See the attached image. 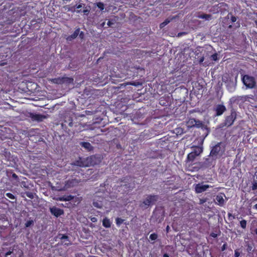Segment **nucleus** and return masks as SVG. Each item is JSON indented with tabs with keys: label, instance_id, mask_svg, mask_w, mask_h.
Instances as JSON below:
<instances>
[{
	"label": "nucleus",
	"instance_id": "38",
	"mask_svg": "<svg viewBox=\"0 0 257 257\" xmlns=\"http://www.w3.org/2000/svg\"><path fill=\"white\" fill-rule=\"evenodd\" d=\"M236 20V18L235 16H232L231 17V20L232 22H235Z\"/></svg>",
	"mask_w": 257,
	"mask_h": 257
},
{
	"label": "nucleus",
	"instance_id": "51",
	"mask_svg": "<svg viewBox=\"0 0 257 257\" xmlns=\"http://www.w3.org/2000/svg\"><path fill=\"white\" fill-rule=\"evenodd\" d=\"M76 9H80V8H81L82 5H79L78 6H76Z\"/></svg>",
	"mask_w": 257,
	"mask_h": 257
},
{
	"label": "nucleus",
	"instance_id": "22",
	"mask_svg": "<svg viewBox=\"0 0 257 257\" xmlns=\"http://www.w3.org/2000/svg\"><path fill=\"white\" fill-rule=\"evenodd\" d=\"M204 126V125L203 124L202 121L196 119V123L195 125V127H196L197 128H200V127H203Z\"/></svg>",
	"mask_w": 257,
	"mask_h": 257
},
{
	"label": "nucleus",
	"instance_id": "3",
	"mask_svg": "<svg viewBox=\"0 0 257 257\" xmlns=\"http://www.w3.org/2000/svg\"><path fill=\"white\" fill-rule=\"evenodd\" d=\"M193 148V151L188 155L187 159L189 161H194L203 151L202 148L200 147H195Z\"/></svg>",
	"mask_w": 257,
	"mask_h": 257
},
{
	"label": "nucleus",
	"instance_id": "8",
	"mask_svg": "<svg viewBox=\"0 0 257 257\" xmlns=\"http://www.w3.org/2000/svg\"><path fill=\"white\" fill-rule=\"evenodd\" d=\"M87 158L90 166L97 165L100 162V158L95 156H91Z\"/></svg>",
	"mask_w": 257,
	"mask_h": 257
},
{
	"label": "nucleus",
	"instance_id": "47",
	"mask_svg": "<svg viewBox=\"0 0 257 257\" xmlns=\"http://www.w3.org/2000/svg\"><path fill=\"white\" fill-rule=\"evenodd\" d=\"M211 236L212 237H214V238H215V237H217V234H216V233H212L211 234Z\"/></svg>",
	"mask_w": 257,
	"mask_h": 257
},
{
	"label": "nucleus",
	"instance_id": "4",
	"mask_svg": "<svg viewBox=\"0 0 257 257\" xmlns=\"http://www.w3.org/2000/svg\"><path fill=\"white\" fill-rule=\"evenodd\" d=\"M71 165L80 167H87L90 166L87 161V158H80L79 160H76L72 163Z\"/></svg>",
	"mask_w": 257,
	"mask_h": 257
},
{
	"label": "nucleus",
	"instance_id": "52",
	"mask_svg": "<svg viewBox=\"0 0 257 257\" xmlns=\"http://www.w3.org/2000/svg\"><path fill=\"white\" fill-rule=\"evenodd\" d=\"M204 57H202V58L200 59V60H199V62H200V63H202V62H203V61H204Z\"/></svg>",
	"mask_w": 257,
	"mask_h": 257
},
{
	"label": "nucleus",
	"instance_id": "29",
	"mask_svg": "<svg viewBox=\"0 0 257 257\" xmlns=\"http://www.w3.org/2000/svg\"><path fill=\"white\" fill-rule=\"evenodd\" d=\"M26 196L30 199H33L34 198V194L32 192H26Z\"/></svg>",
	"mask_w": 257,
	"mask_h": 257
},
{
	"label": "nucleus",
	"instance_id": "20",
	"mask_svg": "<svg viewBox=\"0 0 257 257\" xmlns=\"http://www.w3.org/2000/svg\"><path fill=\"white\" fill-rule=\"evenodd\" d=\"M60 238L61 239L64 240L63 242L65 243V244L68 245L69 244H70V241L68 239L69 237L68 236L66 235H63Z\"/></svg>",
	"mask_w": 257,
	"mask_h": 257
},
{
	"label": "nucleus",
	"instance_id": "45",
	"mask_svg": "<svg viewBox=\"0 0 257 257\" xmlns=\"http://www.w3.org/2000/svg\"><path fill=\"white\" fill-rule=\"evenodd\" d=\"M226 244H224L221 247V250L222 251H223L225 249H226Z\"/></svg>",
	"mask_w": 257,
	"mask_h": 257
},
{
	"label": "nucleus",
	"instance_id": "48",
	"mask_svg": "<svg viewBox=\"0 0 257 257\" xmlns=\"http://www.w3.org/2000/svg\"><path fill=\"white\" fill-rule=\"evenodd\" d=\"M165 26V25H164V24L163 23H162L161 24H160V28H164V27Z\"/></svg>",
	"mask_w": 257,
	"mask_h": 257
},
{
	"label": "nucleus",
	"instance_id": "30",
	"mask_svg": "<svg viewBox=\"0 0 257 257\" xmlns=\"http://www.w3.org/2000/svg\"><path fill=\"white\" fill-rule=\"evenodd\" d=\"M33 223V220H29L25 223L26 227H28L30 226Z\"/></svg>",
	"mask_w": 257,
	"mask_h": 257
},
{
	"label": "nucleus",
	"instance_id": "27",
	"mask_svg": "<svg viewBox=\"0 0 257 257\" xmlns=\"http://www.w3.org/2000/svg\"><path fill=\"white\" fill-rule=\"evenodd\" d=\"M123 219L120 218H116V223L117 225H120L123 222Z\"/></svg>",
	"mask_w": 257,
	"mask_h": 257
},
{
	"label": "nucleus",
	"instance_id": "2",
	"mask_svg": "<svg viewBox=\"0 0 257 257\" xmlns=\"http://www.w3.org/2000/svg\"><path fill=\"white\" fill-rule=\"evenodd\" d=\"M236 117V112L234 110H231V113L229 115L226 117L225 121L223 123L220 124L219 127L222 128L224 126H230L234 122Z\"/></svg>",
	"mask_w": 257,
	"mask_h": 257
},
{
	"label": "nucleus",
	"instance_id": "11",
	"mask_svg": "<svg viewBox=\"0 0 257 257\" xmlns=\"http://www.w3.org/2000/svg\"><path fill=\"white\" fill-rule=\"evenodd\" d=\"M224 197H225V196L224 194H219L216 197V200L217 203L220 206H223L224 204Z\"/></svg>",
	"mask_w": 257,
	"mask_h": 257
},
{
	"label": "nucleus",
	"instance_id": "24",
	"mask_svg": "<svg viewBox=\"0 0 257 257\" xmlns=\"http://www.w3.org/2000/svg\"><path fill=\"white\" fill-rule=\"evenodd\" d=\"M64 9L65 11H67L68 12L71 11L72 12H75V7H70L68 6L64 7Z\"/></svg>",
	"mask_w": 257,
	"mask_h": 257
},
{
	"label": "nucleus",
	"instance_id": "42",
	"mask_svg": "<svg viewBox=\"0 0 257 257\" xmlns=\"http://www.w3.org/2000/svg\"><path fill=\"white\" fill-rule=\"evenodd\" d=\"M7 64V62H6V61L1 62H0V66H5V65H6Z\"/></svg>",
	"mask_w": 257,
	"mask_h": 257
},
{
	"label": "nucleus",
	"instance_id": "40",
	"mask_svg": "<svg viewBox=\"0 0 257 257\" xmlns=\"http://www.w3.org/2000/svg\"><path fill=\"white\" fill-rule=\"evenodd\" d=\"M240 255V253L237 250H235L234 256L235 257H238Z\"/></svg>",
	"mask_w": 257,
	"mask_h": 257
},
{
	"label": "nucleus",
	"instance_id": "54",
	"mask_svg": "<svg viewBox=\"0 0 257 257\" xmlns=\"http://www.w3.org/2000/svg\"><path fill=\"white\" fill-rule=\"evenodd\" d=\"M163 257H169V256L168 255V254L167 253H165L164 255H163Z\"/></svg>",
	"mask_w": 257,
	"mask_h": 257
},
{
	"label": "nucleus",
	"instance_id": "15",
	"mask_svg": "<svg viewBox=\"0 0 257 257\" xmlns=\"http://www.w3.org/2000/svg\"><path fill=\"white\" fill-rule=\"evenodd\" d=\"M196 123V119H195L194 118H190L187 122V125L188 127H192L195 126Z\"/></svg>",
	"mask_w": 257,
	"mask_h": 257
},
{
	"label": "nucleus",
	"instance_id": "41",
	"mask_svg": "<svg viewBox=\"0 0 257 257\" xmlns=\"http://www.w3.org/2000/svg\"><path fill=\"white\" fill-rule=\"evenodd\" d=\"M12 253H13V250L12 251L10 250L6 253L5 255L6 257H9V255H11Z\"/></svg>",
	"mask_w": 257,
	"mask_h": 257
},
{
	"label": "nucleus",
	"instance_id": "46",
	"mask_svg": "<svg viewBox=\"0 0 257 257\" xmlns=\"http://www.w3.org/2000/svg\"><path fill=\"white\" fill-rule=\"evenodd\" d=\"M83 13L85 14V15H87L89 13V11L88 10H84L83 11Z\"/></svg>",
	"mask_w": 257,
	"mask_h": 257
},
{
	"label": "nucleus",
	"instance_id": "44",
	"mask_svg": "<svg viewBox=\"0 0 257 257\" xmlns=\"http://www.w3.org/2000/svg\"><path fill=\"white\" fill-rule=\"evenodd\" d=\"M91 221L93 222H95L97 221V218L96 217H92L91 218Z\"/></svg>",
	"mask_w": 257,
	"mask_h": 257
},
{
	"label": "nucleus",
	"instance_id": "14",
	"mask_svg": "<svg viewBox=\"0 0 257 257\" xmlns=\"http://www.w3.org/2000/svg\"><path fill=\"white\" fill-rule=\"evenodd\" d=\"M80 145L82 147L86 149L88 151H91L93 149V147L88 142H81Z\"/></svg>",
	"mask_w": 257,
	"mask_h": 257
},
{
	"label": "nucleus",
	"instance_id": "31",
	"mask_svg": "<svg viewBox=\"0 0 257 257\" xmlns=\"http://www.w3.org/2000/svg\"><path fill=\"white\" fill-rule=\"evenodd\" d=\"M6 196L7 197H8V198H10V199H14L15 198L14 196L12 194H11V193H6Z\"/></svg>",
	"mask_w": 257,
	"mask_h": 257
},
{
	"label": "nucleus",
	"instance_id": "57",
	"mask_svg": "<svg viewBox=\"0 0 257 257\" xmlns=\"http://www.w3.org/2000/svg\"><path fill=\"white\" fill-rule=\"evenodd\" d=\"M180 130H181L180 128H177V131H178L177 132V133H179V131H180Z\"/></svg>",
	"mask_w": 257,
	"mask_h": 257
},
{
	"label": "nucleus",
	"instance_id": "62",
	"mask_svg": "<svg viewBox=\"0 0 257 257\" xmlns=\"http://www.w3.org/2000/svg\"><path fill=\"white\" fill-rule=\"evenodd\" d=\"M256 181H257V175H256Z\"/></svg>",
	"mask_w": 257,
	"mask_h": 257
},
{
	"label": "nucleus",
	"instance_id": "39",
	"mask_svg": "<svg viewBox=\"0 0 257 257\" xmlns=\"http://www.w3.org/2000/svg\"><path fill=\"white\" fill-rule=\"evenodd\" d=\"M107 25L109 27H111L112 25L114 24V22H112L111 21H108V22H107Z\"/></svg>",
	"mask_w": 257,
	"mask_h": 257
},
{
	"label": "nucleus",
	"instance_id": "28",
	"mask_svg": "<svg viewBox=\"0 0 257 257\" xmlns=\"http://www.w3.org/2000/svg\"><path fill=\"white\" fill-rule=\"evenodd\" d=\"M240 226L243 228H245L246 227V222L245 220H242L240 222Z\"/></svg>",
	"mask_w": 257,
	"mask_h": 257
},
{
	"label": "nucleus",
	"instance_id": "17",
	"mask_svg": "<svg viewBox=\"0 0 257 257\" xmlns=\"http://www.w3.org/2000/svg\"><path fill=\"white\" fill-rule=\"evenodd\" d=\"M102 224L103 226H104L105 227L108 228L110 227L111 226V222L109 219L105 217L103 219L102 221Z\"/></svg>",
	"mask_w": 257,
	"mask_h": 257
},
{
	"label": "nucleus",
	"instance_id": "53",
	"mask_svg": "<svg viewBox=\"0 0 257 257\" xmlns=\"http://www.w3.org/2000/svg\"><path fill=\"white\" fill-rule=\"evenodd\" d=\"M169 229H170V227H169V225H168V226L166 227V231H167V232H169Z\"/></svg>",
	"mask_w": 257,
	"mask_h": 257
},
{
	"label": "nucleus",
	"instance_id": "59",
	"mask_svg": "<svg viewBox=\"0 0 257 257\" xmlns=\"http://www.w3.org/2000/svg\"><path fill=\"white\" fill-rule=\"evenodd\" d=\"M255 23L256 25L257 26V21H255Z\"/></svg>",
	"mask_w": 257,
	"mask_h": 257
},
{
	"label": "nucleus",
	"instance_id": "58",
	"mask_svg": "<svg viewBox=\"0 0 257 257\" xmlns=\"http://www.w3.org/2000/svg\"><path fill=\"white\" fill-rule=\"evenodd\" d=\"M104 24H105V23H103L102 24V26L103 27V26H104Z\"/></svg>",
	"mask_w": 257,
	"mask_h": 257
},
{
	"label": "nucleus",
	"instance_id": "34",
	"mask_svg": "<svg viewBox=\"0 0 257 257\" xmlns=\"http://www.w3.org/2000/svg\"><path fill=\"white\" fill-rule=\"evenodd\" d=\"M209 159H206L205 161L204 162V164L205 167H208L210 166V165L208 163V162H209Z\"/></svg>",
	"mask_w": 257,
	"mask_h": 257
},
{
	"label": "nucleus",
	"instance_id": "36",
	"mask_svg": "<svg viewBox=\"0 0 257 257\" xmlns=\"http://www.w3.org/2000/svg\"><path fill=\"white\" fill-rule=\"evenodd\" d=\"M252 247L251 245H249V244H248L247 245V250L248 251H252Z\"/></svg>",
	"mask_w": 257,
	"mask_h": 257
},
{
	"label": "nucleus",
	"instance_id": "19",
	"mask_svg": "<svg viewBox=\"0 0 257 257\" xmlns=\"http://www.w3.org/2000/svg\"><path fill=\"white\" fill-rule=\"evenodd\" d=\"M198 17L200 19H203L206 20H209L211 19L212 16L209 14H203L198 16Z\"/></svg>",
	"mask_w": 257,
	"mask_h": 257
},
{
	"label": "nucleus",
	"instance_id": "9",
	"mask_svg": "<svg viewBox=\"0 0 257 257\" xmlns=\"http://www.w3.org/2000/svg\"><path fill=\"white\" fill-rule=\"evenodd\" d=\"M226 107L224 105L222 104L217 105L214 108V110L216 112V115H221L226 110Z\"/></svg>",
	"mask_w": 257,
	"mask_h": 257
},
{
	"label": "nucleus",
	"instance_id": "25",
	"mask_svg": "<svg viewBox=\"0 0 257 257\" xmlns=\"http://www.w3.org/2000/svg\"><path fill=\"white\" fill-rule=\"evenodd\" d=\"M93 205L94 207H97L98 208H100L102 206V204L100 202H93Z\"/></svg>",
	"mask_w": 257,
	"mask_h": 257
},
{
	"label": "nucleus",
	"instance_id": "13",
	"mask_svg": "<svg viewBox=\"0 0 257 257\" xmlns=\"http://www.w3.org/2000/svg\"><path fill=\"white\" fill-rule=\"evenodd\" d=\"M49 81L52 82L53 83L62 84L64 82V78L59 77L53 79H49Z\"/></svg>",
	"mask_w": 257,
	"mask_h": 257
},
{
	"label": "nucleus",
	"instance_id": "43",
	"mask_svg": "<svg viewBox=\"0 0 257 257\" xmlns=\"http://www.w3.org/2000/svg\"><path fill=\"white\" fill-rule=\"evenodd\" d=\"M79 37L81 39H83L84 37V33L83 32H81L79 34Z\"/></svg>",
	"mask_w": 257,
	"mask_h": 257
},
{
	"label": "nucleus",
	"instance_id": "32",
	"mask_svg": "<svg viewBox=\"0 0 257 257\" xmlns=\"http://www.w3.org/2000/svg\"><path fill=\"white\" fill-rule=\"evenodd\" d=\"M251 188H252V190H255L257 189V182H253Z\"/></svg>",
	"mask_w": 257,
	"mask_h": 257
},
{
	"label": "nucleus",
	"instance_id": "49",
	"mask_svg": "<svg viewBox=\"0 0 257 257\" xmlns=\"http://www.w3.org/2000/svg\"><path fill=\"white\" fill-rule=\"evenodd\" d=\"M12 177H13V178H15V179H17L18 178V176L16 174H15V173H14L12 175Z\"/></svg>",
	"mask_w": 257,
	"mask_h": 257
},
{
	"label": "nucleus",
	"instance_id": "10",
	"mask_svg": "<svg viewBox=\"0 0 257 257\" xmlns=\"http://www.w3.org/2000/svg\"><path fill=\"white\" fill-rule=\"evenodd\" d=\"M221 143H218L215 145L212 149L210 152V155L212 156H216L221 151Z\"/></svg>",
	"mask_w": 257,
	"mask_h": 257
},
{
	"label": "nucleus",
	"instance_id": "26",
	"mask_svg": "<svg viewBox=\"0 0 257 257\" xmlns=\"http://www.w3.org/2000/svg\"><path fill=\"white\" fill-rule=\"evenodd\" d=\"M157 237H158V235L155 233H152L150 235V238L152 240H156L157 238Z\"/></svg>",
	"mask_w": 257,
	"mask_h": 257
},
{
	"label": "nucleus",
	"instance_id": "12",
	"mask_svg": "<svg viewBox=\"0 0 257 257\" xmlns=\"http://www.w3.org/2000/svg\"><path fill=\"white\" fill-rule=\"evenodd\" d=\"M50 210L52 214H53L56 216H60L63 213V211L62 210L55 207L51 208L50 209Z\"/></svg>",
	"mask_w": 257,
	"mask_h": 257
},
{
	"label": "nucleus",
	"instance_id": "33",
	"mask_svg": "<svg viewBox=\"0 0 257 257\" xmlns=\"http://www.w3.org/2000/svg\"><path fill=\"white\" fill-rule=\"evenodd\" d=\"M211 57L213 60L216 61L217 60V54L216 53L214 54L211 55Z\"/></svg>",
	"mask_w": 257,
	"mask_h": 257
},
{
	"label": "nucleus",
	"instance_id": "60",
	"mask_svg": "<svg viewBox=\"0 0 257 257\" xmlns=\"http://www.w3.org/2000/svg\"><path fill=\"white\" fill-rule=\"evenodd\" d=\"M77 13H79L80 12V11L78 10L76 11Z\"/></svg>",
	"mask_w": 257,
	"mask_h": 257
},
{
	"label": "nucleus",
	"instance_id": "35",
	"mask_svg": "<svg viewBox=\"0 0 257 257\" xmlns=\"http://www.w3.org/2000/svg\"><path fill=\"white\" fill-rule=\"evenodd\" d=\"M206 199H200L199 200V204H203L205 202H206Z\"/></svg>",
	"mask_w": 257,
	"mask_h": 257
},
{
	"label": "nucleus",
	"instance_id": "16",
	"mask_svg": "<svg viewBox=\"0 0 257 257\" xmlns=\"http://www.w3.org/2000/svg\"><path fill=\"white\" fill-rule=\"evenodd\" d=\"M178 18V16H171L168 17L167 19L165 20L164 22L163 23L164 24L165 26H166L167 24H168L170 22H172L174 20Z\"/></svg>",
	"mask_w": 257,
	"mask_h": 257
},
{
	"label": "nucleus",
	"instance_id": "56",
	"mask_svg": "<svg viewBox=\"0 0 257 257\" xmlns=\"http://www.w3.org/2000/svg\"><path fill=\"white\" fill-rule=\"evenodd\" d=\"M254 208L257 209V204L254 206Z\"/></svg>",
	"mask_w": 257,
	"mask_h": 257
},
{
	"label": "nucleus",
	"instance_id": "18",
	"mask_svg": "<svg viewBox=\"0 0 257 257\" xmlns=\"http://www.w3.org/2000/svg\"><path fill=\"white\" fill-rule=\"evenodd\" d=\"M73 198V197L72 196L70 195V196L61 197L58 198H57L56 200H59V201H70Z\"/></svg>",
	"mask_w": 257,
	"mask_h": 257
},
{
	"label": "nucleus",
	"instance_id": "7",
	"mask_svg": "<svg viewBox=\"0 0 257 257\" xmlns=\"http://www.w3.org/2000/svg\"><path fill=\"white\" fill-rule=\"evenodd\" d=\"M210 187H211L210 185L203 184V183H201L195 185V190L197 193H201L205 191L208 188Z\"/></svg>",
	"mask_w": 257,
	"mask_h": 257
},
{
	"label": "nucleus",
	"instance_id": "55",
	"mask_svg": "<svg viewBox=\"0 0 257 257\" xmlns=\"http://www.w3.org/2000/svg\"><path fill=\"white\" fill-rule=\"evenodd\" d=\"M51 188H52V190H55V187L52 186V187H51Z\"/></svg>",
	"mask_w": 257,
	"mask_h": 257
},
{
	"label": "nucleus",
	"instance_id": "50",
	"mask_svg": "<svg viewBox=\"0 0 257 257\" xmlns=\"http://www.w3.org/2000/svg\"><path fill=\"white\" fill-rule=\"evenodd\" d=\"M235 100H236L235 97H232V98H231L230 101H231V102H234Z\"/></svg>",
	"mask_w": 257,
	"mask_h": 257
},
{
	"label": "nucleus",
	"instance_id": "61",
	"mask_svg": "<svg viewBox=\"0 0 257 257\" xmlns=\"http://www.w3.org/2000/svg\"><path fill=\"white\" fill-rule=\"evenodd\" d=\"M131 85H136L134 83H131Z\"/></svg>",
	"mask_w": 257,
	"mask_h": 257
},
{
	"label": "nucleus",
	"instance_id": "6",
	"mask_svg": "<svg viewBox=\"0 0 257 257\" xmlns=\"http://www.w3.org/2000/svg\"><path fill=\"white\" fill-rule=\"evenodd\" d=\"M29 117H30L33 121H37L38 122L42 121L44 119L48 118V115H43L35 113H30Z\"/></svg>",
	"mask_w": 257,
	"mask_h": 257
},
{
	"label": "nucleus",
	"instance_id": "23",
	"mask_svg": "<svg viewBox=\"0 0 257 257\" xmlns=\"http://www.w3.org/2000/svg\"><path fill=\"white\" fill-rule=\"evenodd\" d=\"M96 5L101 11H102L104 9V5L102 3L98 2Z\"/></svg>",
	"mask_w": 257,
	"mask_h": 257
},
{
	"label": "nucleus",
	"instance_id": "37",
	"mask_svg": "<svg viewBox=\"0 0 257 257\" xmlns=\"http://www.w3.org/2000/svg\"><path fill=\"white\" fill-rule=\"evenodd\" d=\"M186 32H180V33H179L177 35V37H180L183 35H186Z\"/></svg>",
	"mask_w": 257,
	"mask_h": 257
},
{
	"label": "nucleus",
	"instance_id": "21",
	"mask_svg": "<svg viewBox=\"0 0 257 257\" xmlns=\"http://www.w3.org/2000/svg\"><path fill=\"white\" fill-rule=\"evenodd\" d=\"M79 32H80V29L79 28L77 29L76 30H75L74 32L73 33V34H72L70 36V38L73 39L76 38L79 35Z\"/></svg>",
	"mask_w": 257,
	"mask_h": 257
},
{
	"label": "nucleus",
	"instance_id": "5",
	"mask_svg": "<svg viewBox=\"0 0 257 257\" xmlns=\"http://www.w3.org/2000/svg\"><path fill=\"white\" fill-rule=\"evenodd\" d=\"M158 199V196L157 195H148L147 198L144 200L143 204L145 206H149L154 204Z\"/></svg>",
	"mask_w": 257,
	"mask_h": 257
},
{
	"label": "nucleus",
	"instance_id": "1",
	"mask_svg": "<svg viewBox=\"0 0 257 257\" xmlns=\"http://www.w3.org/2000/svg\"><path fill=\"white\" fill-rule=\"evenodd\" d=\"M241 81L246 88L252 89L256 86V81L254 77L249 75H242Z\"/></svg>",
	"mask_w": 257,
	"mask_h": 257
}]
</instances>
